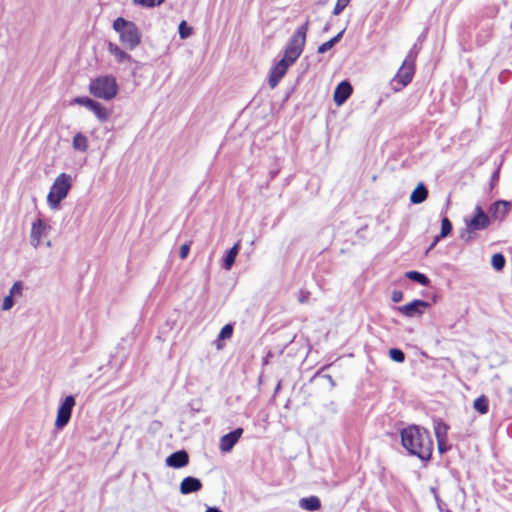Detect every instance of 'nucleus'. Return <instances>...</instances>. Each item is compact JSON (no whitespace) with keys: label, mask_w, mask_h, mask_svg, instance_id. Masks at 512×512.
I'll list each match as a JSON object with an SVG mask.
<instances>
[{"label":"nucleus","mask_w":512,"mask_h":512,"mask_svg":"<svg viewBox=\"0 0 512 512\" xmlns=\"http://www.w3.org/2000/svg\"><path fill=\"white\" fill-rule=\"evenodd\" d=\"M402 446L409 454L417 456L423 461L431 458L433 443L426 429L412 425L401 430Z\"/></svg>","instance_id":"f257e3e1"},{"label":"nucleus","mask_w":512,"mask_h":512,"mask_svg":"<svg viewBox=\"0 0 512 512\" xmlns=\"http://www.w3.org/2000/svg\"><path fill=\"white\" fill-rule=\"evenodd\" d=\"M113 29L119 34L125 48L133 50L140 44L141 32L134 22L118 17L113 22Z\"/></svg>","instance_id":"f03ea898"},{"label":"nucleus","mask_w":512,"mask_h":512,"mask_svg":"<svg viewBox=\"0 0 512 512\" xmlns=\"http://www.w3.org/2000/svg\"><path fill=\"white\" fill-rule=\"evenodd\" d=\"M466 229L460 234V238L466 242L475 239L476 232L485 230L491 224L490 217L484 212L480 205L474 209V215L471 219H465Z\"/></svg>","instance_id":"7ed1b4c3"},{"label":"nucleus","mask_w":512,"mask_h":512,"mask_svg":"<svg viewBox=\"0 0 512 512\" xmlns=\"http://www.w3.org/2000/svg\"><path fill=\"white\" fill-rule=\"evenodd\" d=\"M89 91L97 98L111 100L117 95L118 85L113 76L105 75L92 80Z\"/></svg>","instance_id":"20e7f679"},{"label":"nucleus","mask_w":512,"mask_h":512,"mask_svg":"<svg viewBox=\"0 0 512 512\" xmlns=\"http://www.w3.org/2000/svg\"><path fill=\"white\" fill-rule=\"evenodd\" d=\"M308 31V22L304 23L293 34L289 40L282 59L293 64L302 54Z\"/></svg>","instance_id":"39448f33"},{"label":"nucleus","mask_w":512,"mask_h":512,"mask_svg":"<svg viewBox=\"0 0 512 512\" xmlns=\"http://www.w3.org/2000/svg\"><path fill=\"white\" fill-rule=\"evenodd\" d=\"M71 188V176L61 173L52 184L47 196V202L52 209H57L61 201L66 198Z\"/></svg>","instance_id":"423d86ee"},{"label":"nucleus","mask_w":512,"mask_h":512,"mask_svg":"<svg viewBox=\"0 0 512 512\" xmlns=\"http://www.w3.org/2000/svg\"><path fill=\"white\" fill-rule=\"evenodd\" d=\"M75 404L76 401L73 395L66 396L60 403L55 421L57 429H63L69 423Z\"/></svg>","instance_id":"0eeeda50"},{"label":"nucleus","mask_w":512,"mask_h":512,"mask_svg":"<svg viewBox=\"0 0 512 512\" xmlns=\"http://www.w3.org/2000/svg\"><path fill=\"white\" fill-rule=\"evenodd\" d=\"M428 307H430V303L424 300L415 299L406 305L397 307L396 309L403 316L413 318L421 316Z\"/></svg>","instance_id":"6e6552de"},{"label":"nucleus","mask_w":512,"mask_h":512,"mask_svg":"<svg viewBox=\"0 0 512 512\" xmlns=\"http://www.w3.org/2000/svg\"><path fill=\"white\" fill-rule=\"evenodd\" d=\"M511 208V202L506 200H497L492 203L488 209L489 217L492 220L502 222Z\"/></svg>","instance_id":"1a4fd4ad"},{"label":"nucleus","mask_w":512,"mask_h":512,"mask_svg":"<svg viewBox=\"0 0 512 512\" xmlns=\"http://www.w3.org/2000/svg\"><path fill=\"white\" fill-rule=\"evenodd\" d=\"M415 72V64L407 63L403 61L402 66L400 67L397 75L394 78V82L400 85L399 88H395V90H400L403 87L407 86L414 76Z\"/></svg>","instance_id":"9d476101"},{"label":"nucleus","mask_w":512,"mask_h":512,"mask_svg":"<svg viewBox=\"0 0 512 512\" xmlns=\"http://www.w3.org/2000/svg\"><path fill=\"white\" fill-rule=\"evenodd\" d=\"M292 65L284 59L279 60L270 70L269 86L275 88L280 80L285 76L288 67Z\"/></svg>","instance_id":"9b49d317"},{"label":"nucleus","mask_w":512,"mask_h":512,"mask_svg":"<svg viewBox=\"0 0 512 512\" xmlns=\"http://www.w3.org/2000/svg\"><path fill=\"white\" fill-rule=\"evenodd\" d=\"M243 432V428H236L235 430L223 435L220 438L219 443V449L221 450V452H230L241 438Z\"/></svg>","instance_id":"f8f14e48"},{"label":"nucleus","mask_w":512,"mask_h":512,"mask_svg":"<svg viewBox=\"0 0 512 512\" xmlns=\"http://www.w3.org/2000/svg\"><path fill=\"white\" fill-rule=\"evenodd\" d=\"M165 463L167 466L172 468H183L188 465L189 463V455L187 451L185 450H178L172 454H170L166 460Z\"/></svg>","instance_id":"ddd939ff"},{"label":"nucleus","mask_w":512,"mask_h":512,"mask_svg":"<svg viewBox=\"0 0 512 512\" xmlns=\"http://www.w3.org/2000/svg\"><path fill=\"white\" fill-rule=\"evenodd\" d=\"M352 92H353L352 85L348 81L344 80V81L340 82L336 86L335 91H334V96H333L334 102L338 106L342 105L350 97Z\"/></svg>","instance_id":"4468645a"},{"label":"nucleus","mask_w":512,"mask_h":512,"mask_svg":"<svg viewBox=\"0 0 512 512\" xmlns=\"http://www.w3.org/2000/svg\"><path fill=\"white\" fill-rule=\"evenodd\" d=\"M203 485L200 479L192 476L185 477L179 486L180 493L183 495L198 492L202 489Z\"/></svg>","instance_id":"2eb2a0df"},{"label":"nucleus","mask_w":512,"mask_h":512,"mask_svg":"<svg viewBox=\"0 0 512 512\" xmlns=\"http://www.w3.org/2000/svg\"><path fill=\"white\" fill-rule=\"evenodd\" d=\"M46 229L47 226L41 219H38L32 224L30 241L34 248L40 245L41 238L45 235Z\"/></svg>","instance_id":"dca6fc26"},{"label":"nucleus","mask_w":512,"mask_h":512,"mask_svg":"<svg viewBox=\"0 0 512 512\" xmlns=\"http://www.w3.org/2000/svg\"><path fill=\"white\" fill-rule=\"evenodd\" d=\"M239 250H240V243L237 242L234 244V246L232 248H230L226 252L225 257L223 259V264H222V267L225 270H230L232 268V266L235 263V259L239 253Z\"/></svg>","instance_id":"f3484780"},{"label":"nucleus","mask_w":512,"mask_h":512,"mask_svg":"<svg viewBox=\"0 0 512 512\" xmlns=\"http://www.w3.org/2000/svg\"><path fill=\"white\" fill-rule=\"evenodd\" d=\"M299 507L306 511H316L321 507V501L317 496H310L301 498L299 500Z\"/></svg>","instance_id":"a211bd4d"},{"label":"nucleus","mask_w":512,"mask_h":512,"mask_svg":"<svg viewBox=\"0 0 512 512\" xmlns=\"http://www.w3.org/2000/svg\"><path fill=\"white\" fill-rule=\"evenodd\" d=\"M428 197V190L423 183H419L410 195V201L413 204H420Z\"/></svg>","instance_id":"6ab92c4d"},{"label":"nucleus","mask_w":512,"mask_h":512,"mask_svg":"<svg viewBox=\"0 0 512 512\" xmlns=\"http://www.w3.org/2000/svg\"><path fill=\"white\" fill-rule=\"evenodd\" d=\"M108 51L116 58V60L119 63H123L125 61L132 60V57L128 53H126L124 50H122L116 44H113L111 42L108 45Z\"/></svg>","instance_id":"aec40b11"},{"label":"nucleus","mask_w":512,"mask_h":512,"mask_svg":"<svg viewBox=\"0 0 512 512\" xmlns=\"http://www.w3.org/2000/svg\"><path fill=\"white\" fill-rule=\"evenodd\" d=\"M72 147L76 151L80 152H86L88 150V139L87 137L82 133H77L72 140Z\"/></svg>","instance_id":"412c9836"},{"label":"nucleus","mask_w":512,"mask_h":512,"mask_svg":"<svg viewBox=\"0 0 512 512\" xmlns=\"http://www.w3.org/2000/svg\"><path fill=\"white\" fill-rule=\"evenodd\" d=\"M405 276L414 282H417L423 286H428L430 284V279L423 273L418 271H408Z\"/></svg>","instance_id":"4be33fe9"},{"label":"nucleus","mask_w":512,"mask_h":512,"mask_svg":"<svg viewBox=\"0 0 512 512\" xmlns=\"http://www.w3.org/2000/svg\"><path fill=\"white\" fill-rule=\"evenodd\" d=\"M474 409L480 414H486L489 411V400L485 395H481L474 400Z\"/></svg>","instance_id":"5701e85b"},{"label":"nucleus","mask_w":512,"mask_h":512,"mask_svg":"<svg viewBox=\"0 0 512 512\" xmlns=\"http://www.w3.org/2000/svg\"><path fill=\"white\" fill-rule=\"evenodd\" d=\"M345 30L340 31L337 35L331 38L329 41L324 42L318 47V53H325L334 47L342 38Z\"/></svg>","instance_id":"b1692460"},{"label":"nucleus","mask_w":512,"mask_h":512,"mask_svg":"<svg viewBox=\"0 0 512 512\" xmlns=\"http://www.w3.org/2000/svg\"><path fill=\"white\" fill-rule=\"evenodd\" d=\"M434 431H435V436H436V439L437 441H446L447 440V431H448V426L439 421L435 424L434 426Z\"/></svg>","instance_id":"393cba45"},{"label":"nucleus","mask_w":512,"mask_h":512,"mask_svg":"<svg viewBox=\"0 0 512 512\" xmlns=\"http://www.w3.org/2000/svg\"><path fill=\"white\" fill-rule=\"evenodd\" d=\"M506 259L503 254L496 253L492 256L491 265L496 271H502L505 267Z\"/></svg>","instance_id":"a878e982"},{"label":"nucleus","mask_w":512,"mask_h":512,"mask_svg":"<svg viewBox=\"0 0 512 512\" xmlns=\"http://www.w3.org/2000/svg\"><path fill=\"white\" fill-rule=\"evenodd\" d=\"M94 112V114L96 115V117L101 121V122H104L108 119L109 117V113L107 111V109L102 105L100 104L99 102H97L92 110Z\"/></svg>","instance_id":"bb28decb"},{"label":"nucleus","mask_w":512,"mask_h":512,"mask_svg":"<svg viewBox=\"0 0 512 512\" xmlns=\"http://www.w3.org/2000/svg\"><path fill=\"white\" fill-rule=\"evenodd\" d=\"M73 103L84 106V107L88 108L89 110H93L97 101H95L89 97H76L73 100Z\"/></svg>","instance_id":"cd10ccee"},{"label":"nucleus","mask_w":512,"mask_h":512,"mask_svg":"<svg viewBox=\"0 0 512 512\" xmlns=\"http://www.w3.org/2000/svg\"><path fill=\"white\" fill-rule=\"evenodd\" d=\"M452 229H453V226H452L451 221L447 217H444L441 220L440 237H447L448 235L451 234Z\"/></svg>","instance_id":"c85d7f7f"},{"label":"nucleus","mask_w":512,"mask_h":512,"mask_svg":"<svg viewBox=\"0 0 512 512\" xmlns=\"http://www.w3.org/2000/svg\"><path fill=\"white\" fill-rule=\"evenodd\" d=\"M234 326L231 323L224 325L218 335V340H226L232 337Z\"/></svg>","instance_id":"c756f323"},{"label":"nucleus","mask_w":512,"mask_h":512,"mask_svg":"<svg viewBox=\"0 0 512 512\" xmlns=\"http://www.w3.org/2000/svg\"><path fill=\"white\" fill-rule=\"evenodd\" d=\"M389 357L397 363H402L405 360V354L399 348H391L389 350Z\"/></svg>","instance_id":"7c9ffc66"},{"label":"nucleus","mask_w":512,"mask_h":512,"mask_svg":"<svg viewBox=\"0 0 512 512\" xmlns=\"http://www.w3.org/2000/svg\"><path fill=\"white\" fill-rule=\"evenodd\" d=\"M178 31L181 39H186L192 34V28L184 20L180 22Z\"/></svg>","instance_id":"2f4dec72"},{"label":"nucleus","mask_w":512,"mask_h":512,"mask_svg":"<svg viewBox=\"0 0 512 512\" xmlns=\"http://www.w3.org/2000/svg\"><path fill=\"white\" fill-rule=\"evenodd\" d=\"M165 0H133L134 4L142 7H155L161 5Z\"/></svg>","instance_id":"473e14b6"},{"label":"nucleus","mask_w":512,"mask_h":512,"mask_svg":"<svg viewBox=\"0 0 512 512\" xmlns=\"http://www.w3.org/2000/svg\"><path fill=\"white\" fill-rule=\"evenodd\" d=\"M420 48L417 46V44H414L413 47L408 52L405 62L415 64L416 57L419 53Z\"/></svg>","instance_id":"72a5a7b5"},{"label":"nucleus","mask_w":512,"mask_h":512,"mask_svg":"<svg viewBox=\"0 0 512 512\" xmlns=\"http://www.w3.org/2000/svg\"><path fill=\"white\" fill-rule=\"evenodd\" d=\"M350 3V0H337L336 5L333 9L334 15H339L346 8V6Z\"/></svg>","instance_id":"f704fd0d"},{"label":"nucleus","mask_w":512,"mask_h":512,"mask_svg":"<svg viewBox=\"0 0 512 512\" xmlns=\"http://www.w3.org/2000/svg\"><path fill=\"white\" fill-rule=\"evenodd\" d=\"M13 305H14L13 296L9 294L3 300L2 309L5 311L10 310L13 307Z\"/></svg>","instance_id":"c9c22d12"},{"label":"nucleus","mask_w":512,"mask_h":512,"mask_svg":"<svg viewBox=\"0 0 512 512\" xmlns=\"http://www.w3.org/2000/svg\"><path fill=\"white\" fill-rule=\"evenodd\" d=\"M23 285L21 282H15L10 288V295H20L22 293Z\"/></svg>","instance_id":"e433bc0d"},{"label":"nucleus","mask_w":512,"mask_h":512,"mask_svg":"<svg viewBox=\"0 0 512 512\" xmlns=\"http://www.w3.org/2000/svg\"><path fill=\"white\" fill-rule=\"evenodd\" d=\"M189 251H190V245L188 243L183 244L179 250V257L181 259H185L188 256Z\"/></svg>","instance_id":"4c0bfd02"},{"label":"nucleus","mask_w":512,"mask_h":512,"mask_svg":"<svg viewBox=\"0 0 512 512\" xmlns=\"http://www.w3.org/2000/svg\"><path fill=\"white\" fill-rule=\"evenodd\" d=\"M391 299L393 302L398 303L403 299V293L401 291L395 290L392 292Z\"/></svg>","instance_id":"58836bf2"},{"label":"nucleus","mask_w":512,"mask_h":512,"mask_svg":"<svg viewBox=\"0 0 512 512\" xmlns=\"http://www.w3.org/2000/svg\"><path fill=\"white\" fill-rule=\"evenodd\" d=\"M438 442V450L439 452L442 454V453H445L447 451V447H446V441H437Z\"/></svg>","instance_id":"ea45409f"},{"label":"nucleus","mask_w":512,"mask_h":512,"mask_svg":"<svg viewBox=\"0 0 512 512\" xmlns=\"http://www.w3.org/2000/svg\"><path fill=\"white\" fill-rule=\"evenodd\" d=\"M205 512H222V511L217 507H208Z\"/></svg>","instance_id":"a19ab883"},{"label":"nucleus","mask_w":512,"mask_h":512,"mask_svg":"<svg viewBox=\"0 0 512 512\" xmlns=\"http://www.w3.org/2000/svg\"><path fill=\"white\" fill-rule=\"evenodd\" d=\"M498 178H499V171H495V172L492 174V176H491V180H492V182H494V181H497V180H498Z\"/></svg>","instance_id":"79ce46f5"},{"label":"nucleus","mask_w":512,"mask_h":512,"mask_svg":"<svg viewBox=\"0 0 512 512\" xmlns=\"http://www.w3.org/2000/svg\"><path fill=\"white\" fill-rule=\"evenodd\" d=\"M437 243H435L434 241L430 244V246L428 247L426 253H428L430 250H432L435 246H436Z\"/></svg>","instance_id":"37998d69"},{"label":"nucleus","mask_w":512,"mask_h":512,"mask_svg":"<svg viewBox=\"0 0 512 512\" xmlns=\"http://www.w3.org/2000/svg\"><path fill=\"white\" fill-rule=\"evenodd\" d=\"M437 243H435L434 241L430 244V246L428 247L426 253H428L430 250H432L435 246H436Z\"/></svg>","instance_id":"c03bdc74"},{"label":"nucleus","mask_w":512,"mask_h":512,"mask_svg":"<svg viewBox=\"0 0 512 512\" xmlns=\"http://www.w3.org/2000/svg\"><path fill=\"white\" fill-rule=\"evenodd\" d=\"M442 238H443V237H440V234H439V235H437V236H435V237H434L433 241H434L435 243H438V242L440 241V239H442Z\"/></svg>","instance_id":"a18cd8bd"},{"label":"nucleus","mask_w":512,"mask_h":512,"mask_svg":"<svg viewBox=\"0 0 512 512\" xmlns=\"http://www.w3.org/2000/svg\"><path fill=\"white\" fill-rule=\"evenodd\" d=\"M328 379V382H331L332 385H334L333 378L330 375L325 376Z\"/></svg>","instance_id":"49530a36"},{"label":"nucleus","mask_w":512,"mask_h":512,"mask_svg":"<svg viewBox=\"0 0 512 512\" xmlns=\"http://www.w3.org/2000/svg\"><path fill=\"white\" fill-rule=\"evenodd\" d=\"M305 299H306V297L302 296V297L299 298V301L303 303L305 301Z\"/></svg>","instance_id":"de8ad7c7"},{"label":"nucleus","mask_w":512,"mask_h":512,"mask_svg":"<svg viewBox=\"0 0 512 512\" xmlns=\"http://www.w3.org/2000/svg\"><path fill=\"white\" fill-rule=\"evenodd\" d=\"M279 388H280V384L277 385L276 392L279 390Z\"/></svg>","instance_id":"09e8293b"},{"label":"nucleus","mask_w":512,"mask_h":512,"mask_svg":"<svg viewBox=\"0 0 512 512\" xmlns=\"http://www.w3.org/2000/svg\"><path fill=\"white\" fill-rule=\"evenodd\" d=\"M423 38H424V36H420V37L418 38V40H419V41H421Z\"/></svg>","instance_id":"8fccbe9b"},{"label":"nucleus","mask_w":512,"mask_h":512,"mask_svg":"<svg viewBox=\"0 0 512 512\" xmlns=\"http://www.w3.org/2000/svg\"><path fill=\"white\" fill-rule=\"evenodd\" d=\"M445 512H452L451 510H446Z\"/></svg>","instance_id":"3c124183"}]
</instances>
